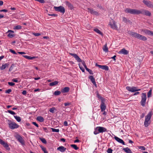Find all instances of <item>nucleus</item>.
Here are the masks:
<instances>
[{"label": "nucleus", "instance_id": "nucleus-1", "mask_svg": "<svg viewBox=\"0 0 153 153\" xmlns=\"http://www.w3.org/2000/svg\"><path fill=\"white\" fill-rule=\"evenodd\" d=\"M125 12L126 13H129L132 14L139 15L142 14L148 16H150L151 15V13L149 11L143 9L139 10L136 9L127 8L125 10Z\"/></svg>", "mask_w": 153, "mask_h": 153}, {"label": "nucleus", "instance_id": "nucleus-2", "mask_svg": "<svg viewBox=\"0 0 153 153\" xmlns=\"http://www.w3.org/2000/svg\"><path fill=\"white\" fill-rule=\"evenodd\" d=\"M128 33L132 36L142 41H145L147 40L146 37L144 36L131 30L129 31L128 32Z\"/></svg>", "mask_w": 153, "mask_h": 153}, {"label": "nucleus", "instance_id": "nucleus-3", "mask_svg": "<svg viewBox=\"0 0 153 153\" xmlns=\"http://www.w3.org/2000/svg\"><path fill=\"white\" fill-rule=\"evenodd\" d=\"M152 114V111H150L146 116L145 120L144 122V125L145 127H147L149 125V122L151 118Z\"/></svg>", "mask_w": 153, "mask_h": 153}, {"label": "nucleus", "instance_id": "nucleus-4", "mask_svg": "<svg viewBox=\"0 0 153 153\" xmlns=\"http://www.w3.org/2000/svg\"><path fill=\"white\" fill-rule=\"evenodd\" d=\"M141 94V100L140 103L142 106H144L146 104V101L147 99L146 93H142Z\"/></svg>", "mask_w": 153, "mask_h": 153}, {"label": "nucleus", "instance_id": "nucleus-5", "mask_svg": "<svg viewBox=\"0 0 153 153\" xmlns=\"http://www.w3.org/2000/svg\"><path fill=\"white\" fill-rule=\"evenodd\" d=\"M126 89L129 91L132 92H135L137 91H140V89L137 88V87L132 86V87L130 86H127L126 87Z\"/></svg>", "mask_w": 153, "mask_h": 153}, {"label": "nucleus", "instance_id": "nucleus-6", "mask_svg": "<svg viewBox=\"0 0 153 153\" xmlns=\"http://www.w3.org/2000/svg\"><path fill=\"white\" fill-rule=\"evenodd\" d=\"M54 9L56 11L60 12L63 14L65 13V10L64 7L62 6H60L59 7H54Z\"/></svg>", "mask_w": 153, "mask_h": 153}, {"label": "nucleus", "instance_id": "nucleus-7", "mask_svg": "<svg viewBox=\"0 0 153 153\" xmlns=\"http://www.w3.org/2000/svg\"><path fill=\"white\" fill-rule=\"evenodd\" d=\"M9 127L12 129L18 128L19 126L14 122H11L8 124Z\"/></svg>", "mask_w": 153, "mask_h": 153}, {"label": "nucleus", "instance_id": "nucleus-8", "mask_svg": "<svg viewBox=\"0 0 153 153\" xmlns=\"http://www.w3.org/2000/svg\"><path fill=\"white\" fill-rule=\"evenodd\" d=\"M15 137L22 145H25L24 141L21 136L17 134L15 136Z\"/></svg>", "mask_w": 153, "mask_h": 153}, {"label": "nucleus", "instance_id": "nucleus-9", "mask_svg": "<svg viewBox=\"0 0 153 153\" xmlns=\"http://www.w3.org/2000/svg\"><path fill=\"white\" fill-rule=\"evenodd\" d=\"M143 2L148 7L150 8H153V4L150 1H146L143 0Z\"/></svg>", "mask_w": 153, "mask_h": 153}, {"label": "nucleus", "instance_id": "nucleus-10", "mask_svg": "<svg viewBox=\"0 0 153 153\" xmlns=\"http://www.w3.org/2000/svg\"><path fill=\"white\" fill-rule=\"evenodd\" d=\"M109 25H110L112 29L116 30L117 29V26L114 20H113L112 22H110L109 23Z\"/></svg>", "mask_w": 153, "mask_h": 153}, {"label": "nucleus", "instance_id": "nucleus-11", "mask_svg": "<svg viewBox=\"0 0 153 153\" xmlns=\"http://www.w3.org/2000/svg\"><path fill=\"white\" fill-rule=\"evenodd\" d=\"M0 144L3 145L8 150H10V148L9 147L8 144L2 140L0 139Z\"/></svg>", "mask_w": 153, "mask_h": 153}, {"label": "nucleus", "instance_id": "nucleus-12", "mask_svg": "<svg viewBox=\"0 0 153 153\" xmlns=\"http://www.w3.org/2000/svg\"><path fill=\"white\" fill-rule=\"evenodd\" d=\"M69 54L71 56H73V57L77 61V62H80L82 61V60L76 54L71 53H70Z\"/></svg>", "mask_w": 153, "mask_h": 153}, {"label": "nucleus", "instance_id": "nucleus-13", "mask_svg": "<svg viewBox=\"0 0 153 153\" xmlns=\"http://www.w3.org/2000/svg\"><path fill=\"white\" fill-rule=\"evenodd\" d=\"M114 139L118 143L122 144L123 145H125V142L123 141V140L118 137L114 136Z\"/></svg>", "mask_w": 153, "mask_h": 153}, {"label": "nucleus", "instance_id": "nucleus-14", "mask_svg": "<svg viewBox=\"0 0 153 153\" xmlns=\"http://www.w3.org/2000/svg\"><path fill=\"white\" fill-rule=\"evenodd\" d=\"M98 129L97 130L99 132V133H102L103 132L107 131V129L103 127H97Z\"/></svg>", "mask_w": 153, "mask_h": 153}, {"label": "nucleus", "instance_id": "nucleus-15", "mask_svg": "<svg viewBox=\"0 0 153 153\" xmlns=\"http://www.w3.org/2000/svg\"><path fill=\"white\" fill-rule=\"evenodd\" d=\"M100 108L101 110V111L103 112L106 109V106L105 105L104 102L102 101L100 105Z\"/></svg>", "mask_w": 153, "mask_h": 153}, {"label": "nucleus", "instance_id": "nucleus-16", "mask_svg": "<svg viewBox=\"0 0 153 153\" xmlns=\"http://www.w3.org/2000/svg\"><path fill=\"white\" fill-rule=\"evenodd\" d=\"M128 51L123 48L119 51V53L120 54H123L124 55H127L128 53Z\"/></svg>", "mask_w": 153, "mask_h": 153}, {"label": "nucleus", "instance_id": "nucleus-17", "mask_svg": "<svg viewBox=\"0 0 153 153\" xmlns=\"http://www.w3.org/2000/svg\"><path fill=\"white\" fill-rule=\"evenodd\" d=\"M89 79H90L93 84L96 87H97V85L96 84L95 79H94L93 76H89Z\"/></svg>", "mask_w": 153, "mask_h": 153}, {"label": "nucleus", "instance_id": "nucleus-18", "mask_svg": "<svg viewBox=\"0 0 153 153\" xmlns=\"http://www.w3.org/2000/svg\"><path fill=\"white\" fill-rule=\"evenodd\" d=\"M66 150V148L63 146H60L57 148V150L62 152H64Z\"/></svg>", "mask_w": 153, "mask_h": 153}, {"label": "nucleus", "instance_id": "nucleus-19", "mask_svg": "<svg viewBox=\"0 0 153 153\" xmlns=\"http://www.w3.org/2000/svg\"><path fill=\"white\" fill-rule=\"evenodd\" d=\"M65 4L66 6H68V7L71 10H72L73 8V6L68 1H65Z\"/></svg>", "mask_w": 153, "mask_h": 153}, {"label": "nucleus", "instance_id": "nucleus-20", "mask_svg": "<svg viewBox=\"0 0 153 153\" xmlns=\"http://www.w3.org/2000/svg\"><path fill=\"white\" fill-rule=\"evenodd\" d=\"M123 22L126 23H129L131 24H132V22L130 20L127 19L126 18L123 17Z\"/></svg>", "mask_w": 153, "mask_h": 153}, {"label": "nucleus", "instance_id": "nucleus-21", "mask_svg": "<svg viewBox=\"0 0 153 153\" xmlns=\"http://www.w3.org/2000/svg\"><path fill=\"white\" fill-rule=\"evenodd\" d=\"M141 31L144 32L146 34L151 35L152 31L146 29H142L141 30Z\"/></svg>", "mask_w": 153, "mask_h": 153}, {"label": "nucleus", "instance_id": "nucleus-22", "mask_svg": "<svg viewBox=\"0 0 153 153\" xmlns=\"http://www.w3.org/2000/svg\"><path fill=\"white\" fill-rule=\"evenodd\" d=\"M8 32H10L8 35L7 36L10 38H12L15 36L14 34H13V33H14V31H13L11 30H9L8 31Z\"/></svg>", "mask_w": 153, "mask_h": 153}, {"label": "nucleus", "instance_id": "nucleus-23", "mask_svg": "<svg viewBox=\"0 0 153 153\" xmlns=\"http://www.w3.org/2000/svg\"><path fill=\"white\" fill-rule=\"evenodd\" d=\"M123 150L126 153H132V151L128 147L123 148Z\"/></svg>", "mask_w": 153, "mask_h": 153}, {"label": "nucleus", "instance_id": "nucleus-24", "mask_svg": "<svg viewBox=\"0 0 153 153\" xmlns=\"http://www.w3.org/2000/svg\"><path fill=\"white\" fill-rule=\"evenodd\" d=\"M70 90V88L68 87H65L62 90V93H67Z\"/></svg>", "mask_w": 153, "mask_h": 153}, {"label": "nucleus", "instance_id": "nucleus-25", "mask_svg": "<svg viewBox=\"0 0 153 153\" xmlns=\"http://www.w3.org/2000/svg\"><path fill=\"white\" fill-rule=\"evenodd\" d=\"M22 56L28 59H33L36 58V57L35 56L31 57L30 56L24 55H22Z\"/></svg>", "mask_w": 153, "mask_h": 153}, {"label": "nucleus", "instance_id": "nucleus-26", "mask_svg": "<svg viewBox=\"0 0 153 153\" xmlns=\"http://www.w3.org/2000/svg\"><path fill=\"white\" fill-rule=\"evenodd\" d=\"M36 119L38 121L41 122H43L44 120V118L41 116H38L37 117Z\"/></svg>", "mask_w": 153, "mask_h": 153}, {"label": "nucleus", "instance_id": "nucleus-27", "mask_svg": "<svg viewBox=\"0 0 153 153\" xmlns=\"http://www.w3.org/2000/svg\"><path fill=\"white\" fill-rule=\"evenodd\" d=\"M58 83V82L55 81L54 82H51L49 83V85L50 86H53L57 85Z\"/></svg>", "mask_w": 153, "mask_h": 153}, {"label": "nucleus", "instance_id": "nucleus-28", "mask_svg": "<svg viewBox=\"0 0 153 153\" xmlns=\"http://www.w3.org/2000/svg\"><path fill=\"white\" fill-rule=\"evenodd\" d=\"M94 31L95 32H96L98 33L101 35H102L103 34L97 28L94 29Z\"/></svg>", "mask_w": 153, "mask_h": 153}, {"label": "nucleus", "instance_id": "nucleus-29", "mask_svg": "<svg viewBox=\"0 0 153 153\" xmlns=\"http://www.w3.org/2000/svg\"><path fill=\"white\" fill-rule=\"evenodd\" d=\"M103 50L105 52H108V48L107 46V45L106 44L105 45H104L103 48Z\"/></svg>", "mask_w": 153, "mask_h": 153}, {"label": "nucleus", "instance_id": "nucleus-30", "mask_svg": "<svg viewBox=\"0 0 153 153\" xmlns=\"http://www.w3.org/2000/svg\"><path fill=\"white\" fill-rule=\"evenodd\" d=\"M10 63L8 62L4 64H3L1 67H10Z\"/></svg>", "mask_w": 153, "mask_h": 153}, {"label": "nucleus", "instance_id": "nucleus-31", "mask_svg": "<svg viewBox=\"0 0 153 153\" xmlns=\"http://www.w3.org/2000/svg\"><path fill=\"white\" fill-rule=\"evenodd\" d=\"M14 117L15 118L18 122H20L21 121V119L19 117L17 116H14Z\"/></svg>", "mask_w": 153, "mask_h": 153}, {"label": "nucleus", "instance_id": "nucleus-32", "mask_svg": "<svg viewBox=\"0 0 153 153\" xmlns=\"http://www.w3.org/2000/svg\"><path fill=\"white\" fill-rule=\"evenodd\" d=\"M40 146L42 150L44 152V153H48L45 148L42 146Z\"/></svg>", "mask_w": 153, "mask_h": 153}, {"label": "nucleus", "instance_id": "nucleus-33", "mask_svg": "<svg viewBox=\"0 0 153 153\" xmlns=\"http://www.w3.org/2000/svg\"><path fill=\"white\" fill-rule=\"evenodd\" d=\"M22 27L20 25H17L14 27V30H20L22 28Z\"/></svg>", "mask_w": 153, "mask_h": 153}, {"label": "nucleus", "instance_id": "nucleus-34", "mask_svg": "<svg viewBox=\"0 0 153 153\" xmlns=\"http://www.w3.org/2000/svg\"><path fill=\"white\" fill-rule=\"evenodd\" d=\"M61 93V92L60 91H56L54 92L53 94L55 96H57L60 95Z\"/></svg>", "mask_w": 153, "mask_h": 153}, {"label": "nucleus", "instance_id": "nucleus-35", "mask_svg": "<svg viewBox=\"0 0 153 153\" xmlns=\"http://www.w3.org/2000/svg\"><path fill=\"white\" fill-rule=\"evenodd\" d=\"M87 9L88 12H90L91 14H93L94 11L93 9L89 8H88Z\"/></svg>", "mask_w": 153, "mask_h": 153}, {"label": "nucleus", "instance_id": "nucleus-36", "mask_svg": "<svg viewBox=\"0 0 153 153\" xmlns=\"http://www.w3.org/2000/svg\"><path fill=\"white\" fill-rule=\"evenodd\" d=\"M152 90L150 89L147 93V97L149 98L151 96Z\"/></svg>", "mask_w": 153, "mask_h": 153}, {"label": "nucleus", "instance_id": "nucleus-37", "mask_svg": "<svg viewBox=\"0 0 153 153\" xmlns=\"http://www.w3.org/2000/svg\"><path fill=\"white\" fill-rule=\"evenodd\" d=\"M71 146L76 150L78 149H79L78 147H77V146L75 144H71Z\"/></svg>", "mask_w": 153, "mask_h": 153}, {"label": "nucleus", "instance_id": "nucleus-38", "mask_svg": "<svg viewBox=\"0 0 153 153\" xmlns=\"http://www.w3.org/2000/svg\"><path fill=\"white\" fill-rule=\"evenodd\" d=\"M51 129L52 131L53 132H58L59 131V129H55L53 128H51Z\"/></svg>", "mask_w": 153, "mask_h": 153}, {"label": "nucleus", "instance_id": "nucleus-39", "mask_svg": "<svg viewBox=\"0 0 153 153\" xmlns=\"http://www.w3.org/2000/svg\"><path fill=\"white\" fill-rule=\"evenodd\" d=\"M55 110H56V109L55 107H52V108H51L50 110L49 111L52 113H54V111Z\"/></svg>", "mask_w": 153, "mask_h": 153}, {"label": "nucleus", "instance_id": "nucleus-40", "mask_svg": "<svg viewBox=\"0 0 153 153\" xmlns=\"http://www.w3.org/2000/svg\"><path fill=\"white\" fill-rule=\"evenodd\" d=\"M98 129V128L97 127L95 129V131H94V134L96 135L99 133V131L97 130Z\"/></svg>", "mask_w": 153, "mask_h": 153}, {"label": "nucleus", "instance_id": "nucleus-41", "mask_svg": "<svg viewBox=\"0 0 153 153\" xmlns=\"http://www.w3.org/2000/svg\"><path fill=\"white\" fill-rule=\"evenodd\" d=\"M85 68L86 70L89 72L90 74H93V72L91 70L88 68Z\"/></svg>", "mask_w": 153, "mask_h": 153}, {"label": "nucleus", "instance_id": "nucleus-42", "mask_svg": "<svg viewBox=\"0 0 153 153\" xmlns=\"http://www.w3.org/2000/svg\"><path fill=\"white\" fill-rule=\"evenodd\" d=\"M40 140H41L42 142L43 143L45 144L46 143V141L45 138H41L40 139Z\"/></svg>", "mask_w": 153, "mask_h": 153}, {"label": "nucleus", "instance_id": "nucleus-43", "mask_svg": "<svg viewBox=\"0 0 153 153\" xmlns=\"http://www.w3.org/2000/svg\"><path fill=\"white\" fill-rule=\"evenodd\" d=\"M138 148L141 149L142 150L144 151L146 150V148L143 146H138Z\"/></svg>", "mask_w": 153, "mask_h": 153}, {"label": "nucleus", "instance_id": "nucleus-44", "mask_svg": "<svg viewBox=\"0 0 153 153\" xmlns=\"http://www.w3.org/2000/svg\"><path fill=\"white\" fill-rule=\"evenodd\" d=\"M7 112L12 115H15L16 114L14 112L10 110H8Z\"/></svg>", "mask_w": 153, "mask_h": 153}, {"label": "nucleus", "instance_id": "nucleus-45", "mask_svg": "<svg viewBox=\"0 0 153 153\" xmlns=\"http://www.w3.org/2000/svg\"><path fill=\"white\" fill-rule=\"evenodd\" d=\"M95 66H97L98 67H108V66L106 65H98L97 63H96L95 64Z\"/></svg>", "mask_w": 153, "mask_h": 153}, {"label": "nucleus", "instance_id": "nucleus-46", "mask_svg": "<svg viewBox=\"0 0 153 153\" xmlns=\"http://www.w3.org/2000/svg\"><path fill=\"white\" fill-rule=\"evenodd\" d=\"M8 83L9 85L10 86H13L15 84V83L12 82H8Z\"/></svg>", "mask_w": 153, "mask_h": 153}, {"label": "nucleus", "instance_id": "nucleus-47", "mask_svg": "<svg viewBox=\"0 0 153 153\" xmlns=\"http://www.w3.org/2000/svg\"><path fill=\"white\" fill-rule=\"evenodd\" d=\"M9 51L11 53H13V54H17V53L14 50H13L12 49H9Z\"/></svg>", "mask_w": 153, "mask_h": 153}, {"label": "nucleus", "instance_id": "nucleus-48", "mask_svg": "<svg viewBox=\"0 0 153 153\" xmlns=\"http://www.w3.org/2000/svg\"><path fill=\"white\" fill-rule=\"evenodd\" d=\"M112 150L110 148H109L107 150V153H112Z\"/></svg>", "mask_w": 153, "mask_h": 153}, {"label": "nucleus", "instance_id": "nucleus-49", "mask_svg": "<svg viewBox=\"0 0 153 153\" xmlns=\"http://www.w3.org/2000/svg\"><path fill=\"white\" fill-rule=\"evenodd\" d=\"M33 34L36 36H38L41 35V34L39 33H33Z\"/></svg>", "mask_w": 153, "mask_h": 153}, {"label": "nucleus", "instance_id": "nucleus-50", "mask_svg": "<svg viewBox=\"0 0 153 153\" xmlns=\"http://www.w3.org/2000/svg\"><path fill=\"white\" fill-rule=\"evenodd\" d=\"M11 91L12 90L11 89H8L7 90L5 91V93L6 94H9L11 92Z\"/></svg>", "mask_w": 153, "mask_h": 153}, {"label": "nucleus", "instance_id": "nucleus-51", "mask_svg": "<svg viewBox=\"0 0 153 153\" xmlns=\"http://www.w3.org/2000/svg\"><path fill=\"white\" fill-rule=\"evenodd\" d=\"M37 1L42 4H44L45 2L44 0H37Z\"/></svg>", "mask_w": 153, "mask_h": 153}, {"label": "nucleus", "instance_id": "nucleus-52", "mask_svg": "<svg viewBox=\"0 0 153 153\" xmlns=\"http://www.w3.org/2000/svg\"><path fill=\"white\" fill-rule=\"evenodd\" d=\"M48 15L49 16H57V15L56 14H50L48 13Z\"/></svg>", "mask_w": 153, "mask_h": 153}, {"label": "nucleus", "instance_id": "nucleus-53", "mask_svg": "<svg viewBox=\"0 0 153 153\" xmlns=\"http://www.w3.org/2000/svg\"><path fill=\"white\" fill-rule=\"evenodd\" d=\"M12 81L15 82H18V80L16 78L13 79H12Z\"/></svg>", "mask_w": 153, "mask_h": 153}, {"label": "nucleus", "instance_id": "nucleus-54", "mask_svg": "<svg viewBox=\"0 0 153 153\" xmlns=\"http://www.w3.org/2000/svg\"><path fill=\"white\" fill-rule=\"evenodd\" d=\"M64 105L65 106L70 105L71 104V103H69L68 102L65 103H64Z\"/></svg>", "mask_w": 153, "mask_h": 153}, {"label": "nucleus", "instance_id": "nucleus-55", "mask_svg": "<svg viewBox=\"0 0 153 153\" xmlns=\"http://www.w3.org/2000/svg\"><path fill=\"white\" fill-rule=\"evenodd\" d=\"M16 64L14 63H10V67H16Z\"/></svg>", "mask_w": 153, "mask_h": 153}, {"label": "nucleus", "instance_id": "nucleus-56", "mask_svg": "<svg viewBox=\"0 0 153 153\" xmlns=\"http://www.w3.org/2000/svg\"><path fill=\"white\" fill-rule=\"evenodd\" d=\"M97 7H98L99 8H100V9H103V8L102 7V6L101 5H99V4H98L97 5Z\"/></svg>", "mask_w": 153, "mask_h": 153}, {"label": "nucleus", "instance_id": "nucleus-57", "mask_svg": "<svg viewBox=\"0 0 153 153\" xmlns=\"http://www.w3.org/2000/svg\"><path fill=\"white\" fill-rule=\"evenodd\" d=\"M32 124L35 126H36V127H39L38 125L35 122H33Z\"/></svg>", "mask_w": 153, "mask_h": 153}, {"label": "nucleus", "instance_id": "nucleus-58", "mask_svg": "<svg viewBox=\"0 0 153 153\" xmlns=\"http://www.w3.org/2000/svg\"><path fill=\"white\" fill-rule=\"evenodd\" d=\"M81 62L82 63V64H83V66H84V67H87V66L85 64L84 61L82 60V61Z\"/></svg>", "mask_w": 153, "mask_h": 153}, {"label": "nucleus", "instance_id": "nucleus-59", "mask_svg": "<svg viewBox=\"0 0 153 153\" xmlns=\"http://www.w3.org/2000/svg\"><path fill=\"white\" fill-rule=\"evenodd\" d=\"M8 10H7L6 9H2L0 10V12H7Z\"/></svg>", "mask_w": 153, "mask_h": 153}, {"label": "nucleus", "instance_id": "nucleus-60", "mask_svg": "<svg viewBox=\"0 0 153 153\" xmlns=\"http://www.w3.org/2000/svg\"><path fill=\"white\" fill-rule=\"evenodd\" d=\"M93 14L96 16H98L99 13L97 12L94 11Z\"/></svg>", "mask_w": 153, "mask_h": 153}, {"label": "nucleus", "instance_id": "nucleus-61", "mask_svg": "<svg viewBox=\"0 0 153 153\" xmlns=\"http://www.w3.org/2000/svg\"><path fill=\"white\" fill-rule=\"evenodd\" d=\"M64 126H68V124L67 122L66 121H65V122H64Z\"/></svg>", "mask_w": 153, "mask_h": 153}, {"label": "nucleus", "instance_id": "nucleus-62", "mask_svg": "<svg viewBox=\"0 0 153 153\" xmlns=\"http://www.w3.org/2000/svg\"><path fill=\"white\" fill-rule=\"evenodd\" d=\"M18 53L20 54H25L26 53H25L23 52H20L18 51Z\"/></svg>", "mask_w": 153, "mask_h": 153}, {"label": "nucleus", "instance_id": "nucleus-63", "mask_svg": "<svg viewBox=\"0 0 153 153\" xmlns=\"http://www.w3.org/2000/svg\"><path fill=\"white\" fill-rule=\"evenodd\" d=\"M26 94H27V92H26V91L24 90L22 92V94L24 95H26Z\"/></svg>", "mask_w": 153, "mask_h": 153}, {"label": "nucleus", "instance_id": "nucleus-64", "mask_svg": "<svg viewBox=\"0 0 153 153\" xmlns=\"http://www.w3.org/2000/svg\"><path fill=\"white\" fill-rule=\"evenodd\" d=\"M80 69L82 70V71L83 72H84L85 71V68H79Z\"/></svg>", "mask_w": 153, "mask_h": 153}]
</instances>
